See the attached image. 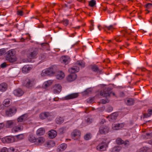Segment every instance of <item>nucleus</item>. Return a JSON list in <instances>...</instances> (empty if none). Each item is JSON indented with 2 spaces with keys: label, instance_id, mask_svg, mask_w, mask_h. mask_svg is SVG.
<instances>
[{
  "label": "nucleus",
  "instance_id": "nucleus-49",
  "mask_svg": "<svg viewBox=\"0 0 152 152\" xmlns=\"http://www.w3.org/2000/svg\"><path fill=\"white\" fill-rule=\"evenodd\" d=\"M71 2H67L66 4H65V6L66 7L69 8H71L72 6V4H70Z\"/></svg>",
  "mask_w": 152,
  "mask_h": 152
},
{
  "label": "nucleus",
  "instance_id": "nucleus-9",
  "mask_svg": "<svg viewBox=\"0 0 152 152\" xmlns=\"http://www.w3.org/2000/svg\"><path fill=\"white\" fill-rule=\"evenodd\" d=\"M60 61L61 63L66 64L70 62V58L68 56H64L61 58Z\"/></svg>",
  "mask_w": 152,
  "mask_h": 152
},
{
  "label": "nucleus",
  "instance_id": "nucleus-62",
  "mask_svg": "<svg viewBox=\"0 0 152 152\" xmlns=\"http://www.w3.org/2000/svg\"><path fill=\"white\" fill-rule=\"evenodd\" d=\"M107 101L104 100H102L99 102V103H102V104H105L107 102Z\"/></svg>",
  "mask_w": 152,
  "mask_h": 152
},
{
  "label": "nucleus",
  "instance_id": "nucleus-7",
  "mask_svg": "<svg viewBox=\"0 0 152 152\" xmlns=\"http://www.w3.org/2000/svg\"><path fill=\"white\" fill-rule=\"evenodd\" d=\"M61 89L62 87L61 85L59 84H56L53 87V92L54 93H59L61 91Z\"/></svg>",
  "mask_w": 152,
  "mask_h": 152
},
{
  "label": "nucleus",
  "instance_id": "nucleus-42",
  "mask_svg": "<svg viewBox=\"0 0 152 152\" xmlns=\"http://www.w3.org/2000/svg\"><path fill=\"white\" fill-rule=\"evenodd\" d=\"M116 141L118 144H122L124 143V141L120 138L117 139Z\"/></svg>",
  "mask_w": 152,
  "mask_h": 152
},
{
  "label": "nucleus",
  "instance_id": "nucleus-47",
  "mask_svg": "<svg viewBox=\"0 0 152 152\" xmlns=\"http://www.w3.org/2000/svg\"><path fill=\"white\" fill-rule=\"evenodd\" d=\"M7 152H16L15 149L13 147H10L8 148L7 150Z\"/></svg>",
  "mask_w": 152,
  "mask_h": 152
},
{
  "label": "nucleus",
  "instance_id": "nucleus-8",
  "mask_svg": "<svg viewBox=\"0 0 152 152\" xmlns=\"http://www.w3.org/2000/svg\"><path fill=\"white\" fill-rule=\"evenodd\" d=\"M16 111L17 109L15 107H12L6 110V114L8 116H11V114L16 112Z\"/></svg>",
  "mask_w": 152,
  "mask_h": 152
},
{
  "label": "nucleus",
  "instance_id": "nucleus-39",
  "mask_svg": "<svg viewBox=\"0 0 152 152\" xmlns=\"http://www.w3.org/2000/svg\"><path fill=\"white\" fill-rule=\"evenodd\" d=\"M76 64L81 67H84L85 66V63L82 61H78L76 62Z\"/></svg>",
  "mask_w": 152,
  "mask_h": 152
},
{
  "label": "nucleus",
  "instance_id": "nucleus-20",
  "mask_svg": "<svg viewBox=\"0 0 152 152\" xmlns=\"http://www.w3.org/2000/svg\"><path fill=\"white\" fill-rule=\"evenodd\" d=\"M109 128L107 126L101 127L99 130V132L101 134H105L108 132Z\"/></svg>",
  "mask_w": 152,
  "mask_h": 152
},
{
  "label": "nucleus",
  "instance_id": "nucleus-37",
  "mask_svg": "<svg viewBox=\"0 0 152 152\" xmlns=\"http://www.w3.org/2000/svg\"><path fill=\"white\" fill-rule=\"evenodd\" d=\"M51 84V81H48L44 83L43 87L45 88L49 86Z\"/></svg>",
  "mask_w": 152,
  "mask_h": 152
},
{
  "label": "nucleus",
  "instance_id": "nucleus-33",
  "mask_svg": "<svg viewBox=\"0 0 152 152\" xmlns=\"http://www.w3.org/2000/svg\"><path fill=\"white\" fill-rule=\"evenodd\" d=\"M10 99H5L3 102V105L5 106H8L10 102Z\"/></svg>",
  "mask_w": 152,
  "mask_h": 152
},
{
  "label": "nucleus",
  "instance_id": "nucleus-43",
  "mask_svg": "<svg viewBox=\"0 0 152 152\" xmlns=\"http://www.w3.org/2000/svg\"><path fill=\"white\" fill-rule=\"evenodd\" d=\"M115 39L118 42H121L122 40V38L120 35L117 36L115 38Z\"/></svg>",
  "mask_w": 152,
  "mask_h": 152
},
{
  "label": "nucleus",
  "instance_id": "nucleus-31",
  "mask_svg": "<svg viewBox=\"0 0 152 152\" xmlns=\"http://www.w3.org/2000/svg\"><path fill=\"white\" fill-rule=\"evenodd\" d=\"M66 131V128L63 127L60 128L58 130V132L60 134H62L64 133Z\"/></svg>",
  "mask_w": 152,
  "mask_h": 152
},
{
  "label": "nucleus",
  "instance_id": "nucleus-18",
  "mask_svg": "<svg viewBox=\"0 0 152 152\" xmlns=\"http://www.w3.org/2000/svg\"><path fill=\"white\" fill-rule=\"evenodd\" d=\"M64 76V73L62 71L58 72L56 74V77L58 80H61L63 79Z\"/></svg>",
  "mask_w": 152,
  "mask_h": 152
},
{
  "label": "nucleus",
  "instance_id": "nucleus-5",
  "mask_svg": "<svg viewBox=\"0 0 152 152\" xmlns=\"http://www.w3.org/2000/svg\"><path fill=\"white\" fill-rule=\"evenodd\" d=\"M71 135L72 138L75 140H76L79 138L80 133L79 130H75L72 133Z\"/></svg>",
  "mask_w": 152,
  "mask_h": 152
},
{
  "label": "nucleus",
  "instance_id": "nucleus-60",
  "mask_svg": "<svg viewBox=\"0 0 152 152\" xmlns=\"http://www.w3.org/2000/svg\"><path fill=\"white\" fill-rule=\"evenodd\" d=\"M105 27L106 28H107L109 30H110L111 29L113 28V26L112 25H110L109 26H105Z\"/></svg>",
  "mask_w": 152,
  "mask_h": 152
},
{
  "label": "nucleus",
  "instance_id": "nucleus-35",
  "mask_svg": "<svg viewBox=\"0 0 152 152\" xmlns=\"http://www.w3.org/2000/svg\"><path fill=\"white\" fill-rule=\"evenodd\" d=\"M126 104L129 105H131L134 104V101L132 99H129L127 101Z\"/></svg>",
  "mask_w": 152,
  "mask_h": 152
},
{
  "label": "nucleus",
  "instance_id": "nucleus-51",
  "mask_svg": "<svg viewBox=\"0 0 152 152\" xmlns=\"http://www.w3.org/2000/svg\"><path fill=\"white\" fill-rule=\"evenodd\" d=\"M145 7L147 9L151 8L152 7V4L151 3H148L145 5Z\"/></svg>",
  "mask_w": 152,
  "mask_h": 152
},
{
  "label": "nucleus",
  "instance_id": "nucleus-19",
  "mask_svg": "<svg viewBox=\"0 0 152 152\" xmlns=\"http://www.w3.org/2000/svg\"><path fill=\"white\" fill-rule=\"evenodd\" d=\"M79 70V68L77 66H74L73 67L69 68L68 69L69 72L72 74L76 72H77Z\"/></svg>",
  "mask_w": 152,
  "mask_h": 152
},
{
  "label": "nucleus",
  "instance_id": "nucleus-11",
  "mask_svg": "<svg viewBox=\"0 0 152 152\" xmlns=\"http://www.w3.org/2000/svg\"><path fill=\"white\" fill-rule=\"evenodd\" d=\"M77 93H73L68 95L64 97L65 100H68L73 99L77 97L78 96Z\"/></svg>",
  "mask_w": 152,
  "mask_h": 152
},
{
  "label": "nucleus",
  "instance_id": "nucleus-23",
  "mask_svg": "<svg viewBox=\"0 0 152 152\" xmlns=\"http://www.w3.org/2000/svg\"><path fill=\"white\" fill-rule=\"evenodd\" d=\"M96 148L101 151L104 150L106 149V144L104 143H100L97 146Z\"/></svg>",
  "mask_w": 152,
  "mask_h": 152
},
{
  "label": "nucleus",
  "instance_id": "nucleus-3",
  "mask_svg": "<svg viewBox=\"0 0 152 152\" xmlns=\"http://www.w3.org/2000/svg\"><path fill=\"white\" fill-rule=\"evenodd\" d=\"M110 90L111 89L110 88H106L103 91H101L100 94L101 96L107 98V96H109L111 93Z\"/></svg>",
  "mask_w": 152,
  "mask_h": 152
},
{
  "label": "nucleus",
  "instance_id": "nucleus-59",
  "mask_svg": "<svg viewBox=\"0 0 152 152\" xmlns=\"http://www.w3.org/2000/svg\"><path fill=\"white\" fill-rule=\"evenodd\" d=\"M46 75V71L45 70H43L41 74V75L42 76H45Z\"/></svg>",
  "mask_w": 152,
  "mask_h": 152
},
{
  "label": "nucleus",
  "instance_id": "nucleus-25",
  "mask_svg": "<svg viewBox=\"0 0 152 152\" xmlns=\"http://www.w3.org/2000/svg\"><path fill=\"white\" fill-rule=\"evenodd\" d=\"M45 133V130L43 128L39 129L36 132V134L37 136H40L44 134Z\"/></svg>",
  "mask_w": 152,
  "mask_h": 152
},
{
  "label": "nucleus",
  "instance_id": "nucleus-57",
  "mask_svg": "<svg viewBox=\"0 0 152 152\" xmlns=\"http://www.w3.org/2000/svg\"><path fill=\"white\" fill-rule=\"evenodd\" d=\"M63 23L65 26H67L68 24L69 21L67 20H66L62 21Z\"/></svg>",
  "mask_w": 152,
  "mask_h": 152
},
{
  "label": "nucleus",
  "instance_id": "nucleus-2",
  "mask_svg": "<svg viewBox=\"0 0 152 152\" xmlns=\"http://www.w3.org/2000/svg\"><path fill=\"white\" fill-rule=\"evenodd\" d=\"M38 53L37 49H35L34 50H29L28 52L27 56L30 59H33L36 58Z\"/></svg>",
  "mask_w": 152,
  "mask_h": 152
},
{
  "label": "nucleus",
  "instance_id": "nucleus-24",
  "mask_svg": "<svg viewBox=\"0 0 152 152\" xmlns=\"http://www.w3.org/2000/svg\"><path fill=\"white\" fill-rule=\"evenodd\" d=\"M48 135L50 138H54L57 135V132L55 130H52L49 132Z\"/></svg>",
  "mask_w": 152,
  "mask_h": 152
},
{
  "label": "nucleus",
  "instance_id": "nucleus-16",
  "mask_svg": "<svg viewBox=\"0 0 152 152\" xmlns=\"http://www.w3.org/2000/svg\"><path fill=\"white\" fill-rule=\"evenodd\" d=\"M124 126V124L123 123L114 124L112 125V128L115 130H118L121 129Z\"/></svg>",
  "mask_w": 152,
  "mask_h": 152
},
{
  "label": "nucleus",
  "instance_id": "nucleus-30",
  "mask_svg": "<svg viewBox=\"0 0 152 152\" xmlns=\"http://www.w3.org/2000/svg\"><path fill=\"white\" fill-rule=\"evenodd\" d=\"M36 138L32 134L30 135L28 138L29 141L31 142L34 143H35Z\"/></svg>",
  "mask_w": 152,
  "mask_h": 152
},
{
  "label": "nucleus",
  "instance_id": "nucleus-15",
  "mask_svg": "<svg viewBox=\"0 0 152 152\" xmlns=\"http://www.w3.org/2000/svg\"><path fill=\"white\" fill-rule=\"evenodd\" d=\"M118 115L117 113H115L108 116L107 118H109V120L110 121H113L116 119Z\"/></svg>",
  "mask_w": 152,
  "mask_h": 152
},
{
  "label": "nucleus",
  "instance_id": "nucleus-28",
  "mask_svg": "<svg viewBox=\"0 0 152 152\" xmlns=\"http://www.w3.org/2000/svg\"><path fill=\"white\" fill-rule=\"evenodd\" d=\"M91 69L92 70L97 73H101L102 72L101 70L99 69L98 66L95 65H93L91 66Z\"/></svg>",
  "mask_w": 152,
  "mask_h": 152
},
{
  "label": "nucleus",
  "instance_id": "nucleus-63",
  "mask_svg": "<svg viewBox=\"0 0 152 152\" xmlns=\"http://www.w3.org/2000/svg\"><path fill=\"white\" fill-rule=\"evenodd\" d=\"M24 62H30L31 61L30 59H24L23 60Z\"/></svg>",
  "mask_w": 152,
  "mask_h": 152
},
{
  "label": "nucleus",
  "instance_id": "nucleus-55",
  "mask_svg": "<svg viewBox=\"0 0 152 152\" xmlns=\"http://www.w3.org/2000/svg\"><path fill=\"white\" fill-rule=\"evenodd\" d=\"M113 110V108L111 106H109L107 109V111L108 112H111Z\"/></svg>",
  "mask_w": 152,
  "mask_h": 152
},
{
  "label": "nucleus",
  "instance_id": "nucleus-54",
  "mask_svg": "<svg viewBox=\"0 0 152 152\" xmlns=\"http://www.w3.org/2000/svg\"><path fill=\"white\" fill-rule=\"evenodd\" d=\"M123 144H124L125 146H126L129 145V141L126 140L124 142V143Z\"/></svg>",
  "mask_w": 152,
  "mask_h": 152
},
{
  "label": "nucleus",
  "instance_id": "nucleus-12",
  "mask_svg": "<svg viewBox=\"0 0 152 152\" xmlns=\"http://www.w3.org/2000/svg\"><path fill=\"white\" fill-rule=\"evenodd\" d=\"M76 78L77 75L75 74H71L67 77L66 80L68 82H72L75 80Z\"/></svg>",
  "mask_w": 152,
  "mask_h": 152
},
{
  "label": "nucleus",
  "instance_id": "nucleus-61",
  "mask_svg": "<svg viewBox=\"0 0 152 152\" xmlns=\"http://www.w3.org/2000/svg\"><path fill=\"white\" fill-rule=\"evenodd\" d=\"M7 150L6 148H4L0 151V152H6Z\"/></svg>",
  "mask_w": 152,
  "mask_h": 152
},
{
  "label": "nucleus",
  "instance_id": "nucleus-29",
  "mask_svg": "<svg viewBox=\"0 0 152 152\" xmlns=\"http://www.w3.org/2000/svg\"><path fill=\"white\" fill-rule=\"evenodd\" d=\"M31 69L30 67H28V66H25L22 69V72L24 73H27Z\"/></svg>",
  "mask_w": 152,
  "mask_h": 152
},
{
  "label": "nucleus",
  "instance_id": "nucleus-4",
  "mask_svg": "<svg viewBox=\"0 0 152 152\" xmlns=\"http://www.w3.org/2000/svg\"><path fill=\"white\" fill-rule=\"evenodd\" d=\"M15 139L13 137L11 136L6 137L2 138V141L4 143H10L14 142Z\"/></svg>",
  "mask_w": 152,
  "mask_h": 152
},
{
  "label": "nucleus",
  "instance_id": "nucleus-56",
  "mask_svg": "<svg viewBox=\"0 0 152 152\" xmlns=\"http://www.w3.org/2000/svg\"><path fill=\"white\" fill-rule=\"evenodd\" d=\"M53 143V141H51L49 142H47L46 143L47 146H48L49 147H50V145Z\"/></svg>",
  "mask_w": 152,
  "mask_h": 152
},
{
  "label": "nucleus",
  "instance_id": "nucleus-45",
  "mask_svg": "<svg viewBox=\"0 0 152 152\" xmlns=\"http://www.w3.org/2000/svg\"><path fill=\"white\" fill-rule=\"evenodd\" d=\"M152 137V134L151 133H146L145 136V138L148 139L151 138Z\"/></svg>",
  "mask_w": 152,
  "mask_h": 152
},
{
  "label": "nucleus",
  "instance_id": "nucleus-40",
  "mask_svg": "<svg viewBox=\"0 0 152 152\" xmlns=\"http://www.w3.org/2000/svg\"><path fill=\"white\" fill-rule=\"evenodd\" d=\"M96 4V2L95 0H91L89 3V5L91 7H94Z\"/></svg>",
  "mask_w": 152,
  "mask_h": 152
},
{
  "label": "nucleus",
  "instance_id": "nucleus-38",
  "mask_svg": "<svg viewBox=\"0 0 152 152\" xmlns=\"http://www.w3.org/2000/svg\"><path fill=\"white\" fill-rule=\"evenodd\" d=\"M91 137V135L90 133L87 134L84 136V138L86 140H88Z\"/></svg>",
  "mask_w": 152,
  "mask_h": 152
},
{
  "label": "nucleus",
  "instance_id": "nucleus-34",
  "mask_svg": "<svg viewBox=\"0 0 152 152\" xmlns=\"http://www.w3.org/2000/svg\"><path fill=\"white\" fill-rule=\"evenodd\" d=\"M23 129V126H19L15 127L13 129V130L15 132H17L19 130H22Z\"/></svg>",
  "mask_w": 152,
  "mask_h": 152
},
{
  "label": "nucleus",
  "instance_id": "nucleus-58",
  "mask_svg": "<svg viewBox=\"0 0 152 152\" xmlns=\"http://www.w3.org/2000/svg\"><path fill=\"white\" fill-rule=\"evenodd\" d=\"M7 64L6 62H4L1 65V67L2 68H4L7 66Z\"/></svg>",
  "mask_w": 152,
  "mask_h": 152
},
{
  "label": "nucleus",
  "instance_id": "nucleus-10",
  "mask_svg": "<svg viewBox=\"0 0 152 152\" xmlns=\"http://www.w3.org/2000/svg\"><path fill=\"white\" fill-rule=\"evenodd\" d=\"M50 116H51L49 112H44L40 114L39 117L40 119L43 120Z\"/></svg>",
  "mask_w": 152,
  "mask_h": 152
},
{
  "label": "nucleus",
  "instance_id": "nucleus-22",
  "mask_svg": "<svg viewBox=\"0 0 152 152\" xmlns=\"http://www.w3.org/2000/svg\"><path fill=\"white\" fill-rule=\"evenodd\" d=\"M7 88V84L4 83H1L0 84V91L1 92L5 91Z\"/></svg>",
  "mask_w": 152,
  "mask_h": 152
},
{
  "label": "nucleus",
  "instance_id": "nucleus-44",
  "mask_svg": "<svg viewBox=\"0 0 152 152\" xmlns=\"http://www.w3.org/2000/svg\"><path fill=\"white\" fill-rule=\"evenodd\" d=\"M16 137L19 140H21L24 138V135L23 134H21L16 136Z\"/></svg>",
  "mask_w": 152,
  "mask_h": 152
},
{
  "label": "nucleus",
  "instance_id": "nucleus-46",
  "mask_svg": "<svg viewBox=\"0 0 152 152\" xmlns=\"http://www.w3.org/2000/svg\"><path fill=\"white\" fill-rule=\"evenodd\" d=\"M148 148L146 147H144L140 149L139 152H146Z\"/></svg>",
  "mask_w": 152,
  "mask_h": 152
},
{
  "label": "nucleus",
  "instance_id": "nucleus-13",
  "mask_svg": "<svg viewBox=\"0 0 152 152\" xmlns=\"http://www.w3.org/2000/svg\"><path fill=\"white\" fill-rule=\"evenodd\" d=\"M45 138L41 137L36 138L35 144L37 145H40L43 143L45 141Z\"/></svg>",
  "mask_w": 152,
  "mask_h": 152
},
{
  "label": "nucleus",
  "instance_id": "nucleus-14",
  "mask_svg": "<svg viewBox=\"0 0 152 152\" xmlns=\"http://www.w3.org/2000/svg\"><path fill=\"white\" fill-rule=\"evenodd\" d=\"M24 92L20 88H18L15 90L13 91L14 94L16 96H22Z\"/></svg>",
  "mask_w": 152,
  "mask_h": 152
},
{
  "label": "nucleus",
  "instance_id": "nucleus-26",
  "mask_svg": "<svg viewBox=\"0 0 152 152\" xmlns=\"http://www.w3.org/2000/svg\"><path fill=\"white\" fill-rule=\"evenodd\" d=\"M64 121V118L63 117L58 116L56 119V122L58 124H61L63 123Z\"/></svg>",
  "mask_w": 152,
  "mask_h": 152
},
{
  "label": "nucleus",
  "instance_id": "nucleus-53",
  "mask_svg": "<svg viewBox=\"0 0 152 152\" xmlns=\"http://www.w3.org/2000/svg\"><path fill=\"white\" fill-rule=\"evenodd\" d=\"M17 14L18 15L22 16L23 15V13L22 11L21 10H18Z\"/></svg>",
  "mask_w": 152,
  "mask_h": 152
},
{
  "label": "nucleus",
  "instance_id": "nucleus-6",
  "mask_svg": "<svg viewBox=\"0 0 152 152\" xmlns=\"http://www.w3.org/2000/svg\"><path fill=\"white\" fill-rule=\"evenodd\" d=\"M34 81V80H33L27 78L26 80L24 83L26 87L29 88L33 86Z\"/></svg>",
  "mask_w": 152,
  "mask_h": 152
},
{
  "label": "nucleus",
  "instance_id": "nucleus-41",
  "mask_svg": "<svg viewBox=\"0 0 152 152\" xmlns=\"http://www.w3.org/2000/svg\"><path fill=\"white\" fill-rule=\"evenodd\" d=\"M152 112V110H151L148 113L145 114L144 115L143 118H147L150 116L151 115V113Z\"/></svg>",
  "mask_w": 152,
  "mask_h": 152
},
{
  "label": "nucleus",
  "instance_id": "nucleus-48",
  "mask_svg": "<svg viewBox=\"0 0 152 152\" xmlns=\"http://www.w3.org/2000/svg\"><path fill=\"white\" fill-rule=\"evenodd\" d=\"M94 97L89 98L87 100V102L88 103H91L94 101Z\"/></svg>",
  "mask_w": 152,
  "mask_h": 152
},
{
  "label": "nucleus",
  "instance_id": "nucleus-17",
  "mask_svg": "<svg viewBox=\"0 0 152 152\" xmlns=\"http://www.w3.org/2000/svg\"><path fill=\"white\" fill-rule=\"evenodd\" d=\"M45 71H46V75H54L55 72V69L52 67L48 68Z\"/></svg>",
  "mask_w": 152,
  "mask_h": 152
},
{
  "label": "nucleus",
  "instance_id": "nucleus-64",
  "mask_svg": "<svg viewBox=\"0 0 152 152\" xmlns=\"http://www.w3.org/2000/svg\"><path fill=\"white\" fill-rule=\"evenodd\" d=\"M92 120L89 118H88L87 119V121L88 123H91L92 122Z\"/></svg>",
  "mask_w": 152,
  "mask_h": 152
},
{
  "label": "nucleus",
  "instance_id": "nucleus-21",
  "mask_svg": "<svg viewBox=\"0 0 152 152\" xmlns=\"http://www.w3.org/2000/svg\"><path fill=\"white\" fill-rule=\"evenodd\" d=\"M15 124V121H14L9 120L6 121L5 126L7 128H10L14 125Z\"/></svg>",
  "mask_w": 152,
  "mask_h": 152
},
{
  "label": "nucleus",
  "instance_id": "nucleus-1",
  "mask_svg": "<svg viewBox=\"0 0 152 152\" xmlns=\"http://www.w3.org/2000/svg\"><path fill=\"white\" fill-rule=\"evenodd\" d=\"M6 59L10 62H14L16 60V57L14 52L10 50L7 52Z\"/></svg>",
  "mask_w": 152,
  "mask_h": 152
},
{
  "label": "nucleus",
  "instance_id": "nucleus-52",
  "mask_svg": "<svg viewBox=\"0 0 152 152\" xmlns=\"http://www.w3.org/2000/svg\"><path fill=\"white\" fill-rule=\"evenodd\" d=\"M100 27H101V26H99L98 27V28L96 30L95 32L96 34H98L100 33V31L101 30V29L100 28Z\"/></svg>",
  "mask_w": 152,
  "mask_h": 152
},
{
  "label": "nucleus",
  "instance_id": "nucleus-32",
  "mask_svg": "<svg viewBox=\"0 0 152 152\" xmlns=\"http://www.w3.org/2000/svg\"><path fill=\"white\" fill-rule=\"evenodd\" d=\"M121 149V147L119 146L114 147L112 150V152H119Z\"/></svg>",
  "mask_w": 152,
  "mask_h": 152
},
{
  "label": "nucleus",
  "instance_id": "nucleus-50",
  "mask_svg": "<svg viewBox=\"0 0 152 152\" xmlns=\"http://www.w3.org/2000/svg\"><path fill=\"white\" fill-rule=\"evenodd\" d=\"M6 52V51L4 49H0V56L2 55Z\"/></svg>",
  "mask_w": 152,
  "mask_h": 152
},
{
  "label": "nucleus",
  "instance_id": "nucleus-27",
  "mask_svg": "<svg viewBox=\"0 0 152 152\" xmlns=\"http://www.w3.org/2000/svg\"><path fill=\"white\" fill-rule=\"evenodd\" d=\"M28 117L27 114H24L18 118L17 120L18 122H21L25 120Z\"/></svg>",
  "mask_w": 152,
  "mask_h": 152
},
{
  "label": "nucleus",
  "instance_id": "nucleus-36",
  "mask_svg": "<svg viewBox=\"0 0 152 152\" xmlns=\"http://www.w3.org/2000/svg\"><path fill=\"white\" fill-rule=\"evenodd\" d=\"M67 145L65 143H63L60 146V151H63L65 150L66 148Z\"/></svg>",
  "mask_w": 152,
  "mask_h": 152
}]
</instances>
